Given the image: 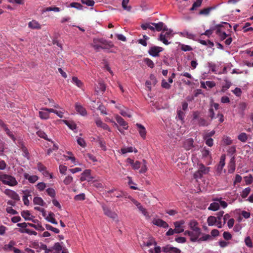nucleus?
I'll list each match as a JSON object with an SVG mask.
<instances>
[{"mask_svg":"<svg viewBox=\"0 0 253 253\" xmlns=\"http://www.w3.org/2000/svg\"><path fill=\"white\" fill-rule=\"evenodd\" d=\"M121 151L123 154H126L128 152H132L133 151L134 153L137 152V150L136 148H133L132 147H128L126 148H123L121 149Z\"/></svg>","mask_w":253,"mask_h":253,"instance_id":"nucleus-29","label":"nucleus"},{"mask_svg":"<svg viewBox=\"0 0 253 253\" xmlns=\"http://www.w3.org/2000/svg\"><path fill=\"white\" fill-rule=\"evenodd\" d=\"M97 109L100 111V113L101 114H102V115H107V114L106 111V108L104 106L102 105V104H100L98 106Z\"/></svg>","mask_w":253,"mask_h":253,"instance_id":"nucleus-57","label":"nucleus"},{"mask_svg":"<svg viewBox=\"0 0 253 253\" xmlns=\"http://www.w3.org/2000/svg\"><path fill=\"white\" fill-rule=\"evenodd\" d=\"M198 222L195 220H191L189 223V226L191 229V231L201 229L199 227H198Z\"/></svg>","mask_w":253,"mask_h":253,"instance_id":"nucleus-24","label":"nucleus"},{"mask_svg":"<svg viewBox=\"0 0 253 253\" xmlns=\"http://www.w3.org/2000/svg\"><path fill=\"white\" fill-rule=\"evenodd\" d=\"M224 212L223 211H221L216 213V218H217V224L216 226L218 228H221L222 226L221 218L223 216Z\"/></svg>","mask_w":253,"mask_h":253,"instance_id":"nucleus-18","label":"nucleus"},{"mask_svg":"<svg viewBox=\"0 0 253 253\" xmlns=\"http://www.w3.org/2000/svg\"><path fill=\"white\" fill-rule=\"evenodd\" d=\"M130 200L133 202V203L137 207L139 211L142 212L144 215L147 216L148 213L146 211V210L143 207V206L139 202H138L137 201L135 200L133 198H131Z\"/></svg>","mask_w":253,"mask_h":253,"instance_id":"nucleus-16","label":"nucleus"},{"mask_svg":"<svg viewBox=\"0 0 253 253\" xmlns=\"http://www.w3.org/2000/svg\"><path fill=\"white\" fill-rule=\"evenodd\" d=\"M144 62L150 68H153L154 67V64L153 62L149 58H146L144 59Z\"/></svg>","mask_w":253,"mask_h":253,"instance_id":"nucleus-43","label":"nucleus"},{"mask_svg":"<svg viewBox=\"0 0 253 253\" xmlns=\"http://www.w3.org/2000/svg\"><path fill=\"white\" fill-rule=\"evenodd\" d=\"M33 202L35 205H39L42 206H44L45 204L42 198L39 197H35L33 199Z\"/></svg>","mask_w":253,"mask_h":253,"instance_id":"nucleus-30","label":"nucleus"},{"mask_svg":"<svg viewBox=\"0 0 253 253\" xmlns=\"http://www.w3.org/2000/svg\"><path fill=\"white\" fill-rule=\"evenodd\" d=\"M91 45L96 51H99L100 49L109 50L114 46L111 41H107L103 38L93 39Z\"/></svg>","mask_w":253,"mask_h":253,"instance_id":"nucleus-1","label":"nucleus"},{"mask_svg":"<svg viewBox=\"0 0 253 253\" xmlns=\"http://www.w3.org/2000/svg\"><path fill=\"white\" fill-rule=\"evenodd\" d=\"M45 227L47 230H51V231L55 232V233H59L60 232V231L58 229H57L56 228H54L49 224H46Z\"/></svg>","mask_w":253,"mask_h":253,"instance_id":"nucleus-52","label":"nucleus"},{"mask_svg":"<svg viewBox=\"0 0 253 253\" xmlns=\"http://www.w3.org/2000/svg\"><path fill=\"white\" fill-rule=\"evenodd\" d=\"M37 167H38V170L42 172L43 173V174H44V175H47L48 174V172L46 170V168L44 166H43L42 164L39 163L38 164Z\"/></svg>","mask_w":253,"mask_h":253,"instance_id":"nucleus-33","label":"nucleus"},{"mask_svg":"<svg viewBox=\"0 0 253 253\" xmlns=\"http://www.w3.org/2000/svg\"><path fill=\"white\" fill-rule=\"evenodd\" d=\"M47 194L52 198H54L56 195L55 191L52 188H49L46 189Z\"/></svg>","mask_w":253,"mask_h":253,"instance_id":"nucleus-47","label":"nucleus"},{"mask_svg":"<svg viewBox=\"0 0 253 253\" xmlns=\"http://www.w3.org/2000/svg\"><path fill=\"white\" fill-rule=\"evenodd\" d=\"M238 138L241 141L245 142L247 140L248 136L246 133L242 132L238 135Z\"/></svg>","mask_w":253,"mask_h":253,"instance_id":"nucleus-41","label":"nucleus"},{"mask_svg":"<svg viewBox=\"0 0 253 253\" xmlns=\"http://www.w3.org/2000/svg\"><path fill=\"white\" fill-rule=\"evenodd\" d=\"M151 24L155 26V29H156L157 31H161L164 30V27L166 26H164V23L162 22H160L158 23H151Z\"/></svg>","mask_w":253,"mask_h":253,"instance_id":"nucleus-25","label":"nucleus"},{"mask_svg":"<svg viewBox=\"0 0 253 253\" xmlns=\"http://www.w3.org/2000/svg\"><path fill=\"white\" fill-rule=\"evenodd\" d=\"M2 183L10 186H14L18 184V182L13 176L3 174Z\"/></svg>","mask_w":253,"mask_h":253,"instance_id":"nucleus-3","label":"nucleus"},{"mask_svg":"<svg viewBox=\"0 0 253 253\" xmlns=\"http://www.w3.org/2000/svg\"><path fill=\"white\" fill-rule=\"evenodd\" d=\"M183 147L186 151L191 150L193 151L196 150L194 145V140L192 138L185 140L183 142Z\"/></svg>","mask_w":253,"mask_h":253,"instance_id":"nucleus-6","label":"nucleus"},{"mask_svg":"<svg viewBox=\"0 0 253 253\" xmlns=\"http://www.w3.org/2000/svg\"><path fill=\"white\" fill-rule=\"evenodd\" d=\"M30 215V213L28 211H24L21 212V215L25 220H31V218L29 217Z\"/></svg>","mask_w":253,"mask_h":253,"instance_id":"nucleus-48","label":"nucleus"},{"mask_svg":"<svg viewBox=\"0 0 253 253\" xmlns=\"http://www.w3.org/2000/svg\"><path fill=\"white\" fill-rule=\"evenodd\" d=\"M91 170L85 169L82 173L80 180L81 181L87 180L88 181H91L93 177L91 176Z\"/></svg>","mask_w":253,"mask_h":253,"instance_id":"nucleus-12","label":"nucleus"},{"mask_svg":"<svg viewBox=\"0 0 253 253\" xmlns=\"http://www.w3.org/2000/svg\"><path fill=\"white\" fill-rule=\"evenodd\" d=\"M198 125L200 126H207L208 124L205 119L200 118L198 119Z\"/></svg>","mask_w":253,"mask_h":253,"instance_id":"nucleus-55","label":"nucleus"},{"mask_svg":"<svg viewBox=\"0 0 253 253\" xmlns=\"http://www.w3.org/2000/svg\"><path fill=\"white\" fill-rule=\"evenodd\" d=\"M163 31V32L162 33L166 31L165 33L164 34H163V36H165L166 38H169L171 34L172 31L170 30H168L166 27H164Z\"/></svg>","mask_w":253,"mask_h":253,"instance_id":"nucleus-60","label":"nucleus"},{"mask_svg":"<svg viewBox=\"0 0 253 253\" xmlns=\"http://www.w3.org/2000/svg\"><path fill=\"white\" fill-rule=\"evenodd\" d=\"M136 126L138 128V131L141 137L143 139H145L146 136V130L145 127L141 124L138 123H137Z\"/></svg>","mask_w":253,"mask_h":253,"instance_id":"nucleus-17","label":"nucleus"},{"mask_svg":"<svg viewBox=\"0 0 253 253\" xmlns=\"http://www.w3.org/2000/svg\"><path fill=\"white\" fill-rule=\"evenodd\" d=\"M245 244L248 247L252 248L253 247V244L251 238L249 237H247L246 238Z\"/></svg>","mask_w":253,"mask_h":253,"instance_id":"nucleus-63","label":"nucleus"},{"mask_svg":"<svg viewBox=\"0 0 253 253\" xmlns=\"http://www.w3.org/2000/svg\"><path fill=\"white\" fill-rule=\"evenodd\" d=\"M184 224L185 221L183 220L177 221L173 223L175 227V231H176V233L179 234L184 231Z\"/></svg>","mask_w":253,"mask_h":253,"instance_id":"nucleus-7","label":"nucleus"},{"mask_svg":"<svg viewBox=\"0 0 253 253\" xmlns=\"http://www.w3.org/2000/svg\"><path fill=\"white\" fill-rule=\"evenodd\" d=\"M250 191H251V188L250 187L246 188L243 191V192L241 194V197L243 198H246L248 196L249 193H250Z\"/></svg>","mask_w":253,"mask_h":253,"instance_id":"nucleus-49","label":"nucleus"},{"mask_svg":"<svg viewBox=\"0 0 253 253\" xmlns=\"http://www.w3.org/2000/svg\"><path fill=\"white\" fill-rule=\"evenodd\" d=\"M213 8H214L212 7H209L206 8H204L200 11L199 14L200 15H207L210 13V11Z\"/></svg>","mask_w":253,"mask_h":253,"instance_id":"nucleus-38","label":"nucleus"},{"mask_svg":"<svg viewBox=\"0 0 253 253\" xmlns=\"http://www.w3.org/2000/svg\"><path fill=\"white\" fill-rule=\"evenodd\" d=\"M74 199L76 201H84L85 199V194L84 193L76 195L74 197Z\"/></svg>","mask_w":253,"mask_h":253,"instance_id":"nucleus-54","label":"nucleus"},{"mask_svg":"<svg viewBox=\"0 0 253 253\" xmlns=\"http://www.w3.org/2000/svg\"><path fill=\"white\" fill-rule=\"evenodd\" d=\"M73 181V178L70 175H68L63 181L64 183L67 185L71 184Z\"/></svg>","mask_w":253,"mask_h":253,"instance_id":"nucleus-50","label":"nucleus"},{"mask_svg":"<svg viewBox=\"0 0 253 253\" xmlns=\"http://www.w3.org/2000/svg\"><path fill=\"white\" fill-rule=\"evenodd\" d=\"M224 81L226 83L225 84L223 85L222 87L221 91L222 92H225L226 90L229 89L231 85V82L228 81L226 78L224 79Z\"/></svg>","mask_w":253,"mask_h":253,"instance_id":"nucleus-40","label":"nucleus"},{"mask_svg":"<svg viewBox=\"0 0 253 253\" xmlns=\"http://www.w3.org/2000/svg\"><path fill=\"white\" fill-rule=\"evenodd\" d=\"M18 231H19V232H20L21 233H26L29 235H37V233L36 231L31 230L29 229H19Z\"/></svg>","mask_w":253,"mask_h":253,"instance_id":"nucleus-39","label":"nucleus"},{"mask_svg":"<svg viewBox=\"0 0 253 253\" xmlns=\"http://www.w3.org/2000/svg\"><path fill=\"white\" fill-rule=\"evenodd\" d=\"M235 169V158L234 156H233L230 161V163L229 164V173H233Z\"/></svg>","mask_w":253,"mask_h":253,"instance_id":"nucleus-21","label":"nucleus"},{"mask_svg":"<svg viewBox=\"0 0 253 253\" xmlns=\"http://www.w3.org/2000/svg\"><path fill=\"white\" fill-rule=\"evenodd\" d=\"M66 125L72 130H74L76 128V125L74 123H69L67 121H64Z\"/></svg>","mask_w":253,"mask_h":253,"instance_id":"nucleus-59","label":"nucleus"},{"mask_svg":"<svg viewBox=\"0 0 253 253\" xmlns=\"http://www.w3.org/2000/svg\"><path fill=\"white\" fill-rule=\"evenodd\" d=\"M157 243L155 241L154 239L153 238H150L149 240L145 243V242H143V244L141 245V246L145 247L147 246L148 247H150L152 245L156 246Z\"/></svg>","mask_w":253,"mask_h":253,"instance_id":"nucleus-26","label":"nucleus"},{"mask_svg":"<svg viewBox=\"0 0 253 253\" xmlns=\"http://www.w3.org/2000/svg\"><path fill=\"white\" fill-rule=\"evenodd\" d=\"M95 123L98 127H100L103 129L107 130L109 131H110L109 126L107 124L104 123L100 119H97L95 121Z\"/></svg>","mask_w":253,"mask_h":253,"instance_id":"nucleus-20","label":"nucleus"},{"mask_svg":"<svg viewBox=\"0 0 253 253\" xmlns=\"http://www.w3.org/2000/svg\"><path fill=\"white\" fill-rule=\"evenodd\" d=\"M28 26L32 29H40L41 28V25L38 22L35 20H33L32 21L29 22L28 23Z\"/></svg>","mask_w":253,"mask_h":253,"instance_id":"nucleus-22","label":"nucleus"},{"mask_svg":"<svg viewBox=\"0 0 253 253\" xmlns=\"http://www.w3.org/2000/svg\"><path fill=\"white\" fill-rule=\"evenodd\" d=\"M151 25H152L151 23H145V24H142L141 27L144 30H145L147 29H149L152 31H154L155 30L154 27L152 26Z\"/></svg>","mask_w":253,"mask_h":253,"instance_id":"nucleus-44","label":"nucleus"},{"mask_svg":"<svg viewBox=\"0 0 253 253\" xmlns=\"http://www.w3.org/2000/svg\"><path fill=\"white\" fill-rule=\"evenodd\" d=\"M198 170H199L202 174H206L209 172V168L205 167L203 164H200Z\"/></svg>","mask_w":253,"mask_h":253,"instance_id":"nucleus-35","label":"nucleus"},{"mask_svg":"<svg viewBox=\"0 0 253 253\" xmlns=\"http://www.w3.org/2000/svg\"><path fill=\"white\" fill-rule=\"evenodd\" d=\"M36 133L41 138H43L47 141H51L52 142H53L50 139L48 138L47 135L44 131L40 130L38 131Z\"/></svg>","mask_w":253,"mask_h":253,"instance_id":"nucleus-31","label":"nucleus"},{"mask_svg":"<svg viewBox=\"0 0 253 253\" xmlns=\"http://www.w3.org/2000/svg\"><path fill=\"white\" fill-rule=\"evenodd\" d=\"M153 223L158 226L167 228L169 227V224L161 219H154L153 220Z\"/></svg>","mask_w":253,"mask_h":253,"instance_id":"nucleus-14","label":"nucleus"},{"mask_svg":"<svg viewBox=\"0 0 253 253\" xmlns=\"http://www.w3.org/2000/svg\"><path fill=\"white\" fill-rule=\"evenodd\" d=\"M166 38L165 36H163V33H161L160 35L159 40L165 44L168 45L170 43V42H169Z\"/></svg>","mask_w":253,"mask_h":253,"instance_id":"nucleus-53","label":"nucleus"},{"mask_svg":"<svg viewBox=\"0 0 253 253\" xmlns=\"http://www.w3.org/2000/svg\"><path fill=\"white\" fill-rule=\"evenodd\" d=\"M72 82L79 87H81L83 85V83L76 77H73L72 78Z\"/></svg>","mask_w":253,"mask_h":253,"instance_id":"nucleus-42","label":"nucleus"},{"mask_svg":"<svg viewBox=\"0 0 253 253\" xmlns=\"http://www.w3.org/2000/svg\"><path fill=\"white\" fill-rule=\"evenodd\" d=\"M75 109L82 116H85L87 114L86 109L79 103H76Z\"/></svg>","mask_w":253,"mask_h":253,"instance_id":"nucleus-13","label":"nucleus"},{"mask_svg":"<svg viewBox=\"0 0 253 253\" xmlns=\"http://www.w3.org/2000/svg\"><path fill=\"white\" fill-rule=\"evenodd\" d=\"M202 1L203 0H196V1L193 3L190 10H193L196 8L199 7L201 5Z\"/></svg>","mask_w":253,"mask_h":253,"instance_id":"nucleus-46","label":"nucleus"},{"mask_svg":"<svg viewBox=\"0 0 253 253\" xmlns=\"http://www.w3.org/2000/svg\"><path fill=\"white\" fill-rule=\"evenodd\" d=\"M219 209V204L218 203L213 202L210 204L208 210L210 211H216Z\"/></svg>","mask_w":253,"mask_h":253,"instance_id":"nucleus-36","label":"nucleus"},{"mask_svg":"<svg viewBox=\"0 0 253 253\" xmlns=\"http://www.w3.org/2000/svg\"><path fill=\"white\" fill-rule=\"evenodd\" d=\"M191 232L192 234L190 237L191 242H197L200 243L201 242L212 240L210 235L202 233L201 229L192 230Z\"/></svg>","mask_w":253,"mask_h":253,"instance_id":"nucleus-2","label":"nucleus"},{"mask_svg":"<svg viewBox=\"0 0 253 253\" xmlns=\"http://www.w3.org/2000/svg\"><path fill=\"white\" fill-rule=\"evenodd\" d=\"M102 208L104 214L108 217L114 220L118 218V214L104 204L102 205Z\"/></svg>","mask_w":253,"mask_h":253,"instance_id":"nucleus-4","label":"nucleus"},{"mask_svg":"<svg viewBox=\"0 0 253 253\" xmlns=\"http://www.w3.org/2000/svg\"><path fill=\"white\" fill-rule=\"evenodd\" d=\"M82 2L89 6H92L94 4V1L93 0H82Z\"/></svg>","mask_w":253,"mask_h":253,"instance_id":"nucleus-58","label":"nucleus"},{"mask_svg":"<svg viewBox=\"0 0 253 253\" xmlns=\"http://www.w3.org/2000/svg\"><path fill=\"white\" fill-rule=\"evenodd\" d=\"M175 241L178 243H185L186 241V239L183 237H178L175 239Z\"/></svg>","mask_w":253,"mask_h":253,"instance_id":"nucleus-62","label":"nucleus"},{"mask_svg":"<svg viewBox=\"0 0 253 253\" xmlns=\"http://www.w3.org/2000/svg\"><path fill=\"white\" fill-rule=\"evenodd\" d=\"M181 49L184 51H189L192 50V48L188 45L182 44Z\"/></svg>","mask_w":253,"mask_h":253,"instance_id":"nucleus-64","label":"nucleus"},{"mask_svg":"<svg viewBox=\"0 0 253 253\" xmlns=\"http://www.w3.org/2000/svg\"><path fill=\"white\" fill-rule=\"evenodd\" d=\"M202 153L203 157L206 158L208 156H210V157L211 158V154L210 150L206 148H204L203 149V150L202 151Z\"/></svg>","mask_w":253,"mask_h":253,"instance_id":"nucleus-56","label":"nucleus"},{"mask_svg":"<svg viewBox=\"0 0 253 253\" xmlns=\"http://www.w3.org/2000/svg\"><path fill=\"white\" fill-rule=\"evenodd\" d=\"M115 119L120 126H123L125 129H127L128 127V124L126 121H125L123 118H122L118 115H116Z\"/></svg>","mask_w":253,"mask_h":253,"instance_id":"nucleus-15","label":"nucleus"},{"mask_svg":"<svg viewBox=\"0 0 253 253\" xmlns=\"http://www.w3.org/2000/svg\"><path fill=\"white\" fill-rule=\"evenodd\" d=\"M209 67L210 68V70L212 72L214 73V74H217V67L216 65L214 63H212L211 62L208 63Z\"/></svg>","mask_w":253,"mask_h":253,"instance_id":"nucleus-45","label":"nucleus"},{"mask_svg":"<svg viewBox=\"0 0 253 253\" xmlns=\"http://www.w3.org/2000/svg\"><path fill=\"white\" fill-rule=\"evenodd\" d=\"M24 177L25 179L28 180L29 182L31 183H34L39 178L38 176L37 175H30L27 173L24 174Z\"/></svg>","mask_w":253,"mask_h":253,"instance_id":"nucleus-19","label":"nucleus"},{"mask_svg":"<svg viewBox=\"0 0 253 253\" xmlns=\"http://www.w3.org/2000/svg\"><path fill=\"white\" fill-rule=\"evenodd\" d=\"M163 49L162 47L154 46L150 48L148 53L153 57H158L160 55V52H162Z\"/></svg>","mask_w":253,"mask_h":253,"instance_id":"nucleus-8","label":"nucleus"},{"mask_svg":"<svg viewBox=\"0 0 253 253\" xmlns=\"http://www.w3.org/2000/svg\"><path fill=\"white\" fill-rule=\"evenodd\" d=\"M45 218L47 221L51 222L52 224H56V225L58 224L57 221L56 220L55 218H54V213H53L51 211L48 213V215L47 216L45 217Z\"/></svg>","mask_w":253,"mask_h":253,"instance_id":"nucleus-23","label":"nucleus"},{"mask_svg":"<svg viewBox=\"0 0 253 253\" xmlns=\"http://www.w3.org/2000/svg\"><path fill=\"white\" fill-rule=\"evenodd\" d=\"M129 0H123L122 2V5L124 10H126L128 12L131 11V7L130 5L127 6V4L129 2Z\"/></svg>","mask_w":253,"mask_h":253,"instance_id":"nucleus-34","label":"nucleus"},{"mask_svg":"<svg viewBox=\"0 0 253 253\" xmlns=\"http://www.w3.org/2000/svg\"><path fill=\"white\" fill-rule=\"evenodd\" d=\"M225 155H222L220 157L219 163L216 167V172L218 175L221 174L222 169L225 165Z\"/></svg>","mask_w":253,"mask_h":253,"instance_id":"nucleus-10","label":"nucleus"},{"mask_svg":"<svg viewBox=\"0 0 253 253\" xmlns=\"http://www.w3.org/2000/svg\"><path fill=\"white\" fill-rule=\"evenodd\" d=\"M3 192L6 195L13 199L14 200L17 201L20 200L19 195L14 191H13L9 189H6Z\"/></svg>","mask_w":253,"mask_h":253,"instance_id":"nucleus-11","label":"nucleus"},{"mask_svg":"<svg viewBox=\"0 0 253 253\" xmlns=\"http://www.w3.org/2000/svg\"><path fill=\"white\" fill-rule=\"evenodd\" d=\"M52 250H54L56 251V253H68L67 249L65 248H62V246L60 245L59 243H56L53 247H52V249H47L44 251L45 253H49V252H51Z\"/></svg>","mask_w":253,"mask_h":253,"instance_id":"nucleus-5","label":"nucleus"},{"mask_svg":"<svg viewBox=\"0 0 253 253\" xmlns=\"http://www.w3.org/2000/svg\"><path fill=\"white\" fill-rule=\"evenodd\" d=\"M161 252V248L160 246H156L154 248V251L153 249H150L149 253H160Z\"/></svg>","mask_w":253,"mask_h":253,"instance_id":"nucleus-61","label":"nucleus"},{"mask_svg":"<svg viewBox=\"0 0 253 253\" xmlns=\"http://www.w3.org/2000/svg\"><path fill=\"white\" fill-rule=\"evenodd\" d=\"M185 113L181 110H177V117L181 121L183 122Z\"/></svg>","mask_w":253,"mask_h":253,"instance_id":"nucleus-51","label":"nucleus"},{"mask_svg":"<svg viewBox=\"0 0 253 253\" xmlns=\"http://www.w3.org/2000/svg\"><path fill=\"white\" fill-rule=\"evenodd\" d=\"M42 111L39 112V116L42 119H47L49 117V115L47 111L45 110V108L42 109Z\"/></svg>","mask_w":253,"mask_h":253,"instance_id":"nucleus-28","label":"nucleus"},{"mask_svg":"<svg viewBox=\"0 0 253 253\" xmlns=\"http://www.w3.org/2000/svg\"><path fill=\"white\" fill-rule=\"evenodd\" d=\"M162 251L168 253H180L181 250L177 248L171 246L170 245L162 247Z\"/></svg>","mask_w":253,"mask_h":253,"instance_id":"nucleus-9","label":"nucleus"},{"mask_svg":"<svg viewBox=\"0 0 253 253\" xmlns=\"http://www.w3.org/2000/svg\"><path fill=\"white\" fill-rule=\"evenodd\" d=\"M14 245V242L12 241H11L8 244L4 245V246L3 247V249L4 250L6 251H13V249H14V248L13 247Z\"/></svg>","mask_w":253,"mask_h":253,"instance_id":"nucleus-37","label":"nucleus"},{"mask_svg":"<svg viewBox=\"0 0 253 253\" xmlns=\"http://www.w3.org/2000/svg\"><path fill=\"white\" fill-rule=\"evenodd\" d=\"M217 222V218L214 216H210L207 219V223L210 226H213Z\"/></svg>","mask_w":253,"mask_h":253,"instance_id":"nucleus-27","label":"nucleus"},{"mask_svg":"<svg viewBox=\"0 0 253 253\" xmlns=\"http://www.w3.org/2000/svg\"><path fill=\"white\" fill-rule=\"evenodd\" d=\"M28 225L30 227L34 228L36 230L43 231L44 230V228L42 226L41 223H38L35 224L31 223H28Z\"/></svg>","mask_w":253,"mask_h":253,"instance_id":"nucleus-32","label":"nucleus"}]
</instances>
